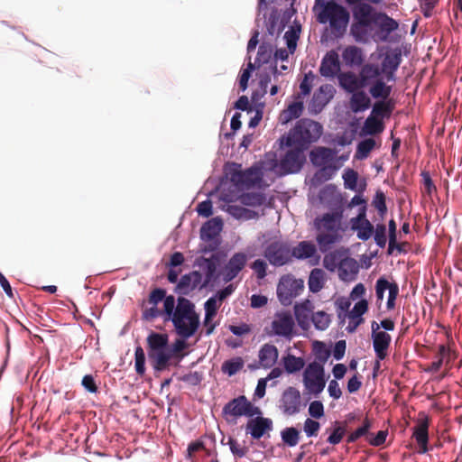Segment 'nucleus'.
Wrapping results in <instances>:
<instances>
[{
    "label": "nucleus",
    "mask_w": 462,
    "mask_h": 462,
    "mask_svg": "<svg viewBox=\"0 0 462 462\" xmlns=\"http://www.w3.org/2000/svg\"><path fill=\"white\" fill-rule=\"evenodd\" d=\"M337 197V187L333 184L325 186L319 192V199L322 203H330Z\"/></svg>",
    "instance_id": "e2e57ef3"
},
{
    "label": "nucleus",
    "mask_w": 462,
    "mask_h": 462,
    "mask_svg": "<svg viewBox=\"0 0 462 462\" xmlns=\"http://www.w3.org/2000/svg\"><path fill=\"white\" fill-rule=\"evenodd\" d=\"M383 120L372 114L365 121L364 129L368 134L374 135L381 134L383 131Z\"/></svg>",
    "instance_id": "c03bdc74"
},
{
    "label": "nucleus",
    "mask_w": 462,
    "mask_h": 462,
    "mask_svg": "<svg viewBox=\"0 0 462 462\" xmlns=\"http://www.w3.org/2000/svg\"><path fill=\"white\" fill-rule=\"evenodd\" d=\"M385 199H385L384 193L379 189L376 191V193L373 199V201H372V205L377 209L378 214L380 215V217L382 218L384 217V215L387 212Z\"/></svg>",
    "instance_id": "bf43d9fd"
},
{
    "label": "nucleus",
    "mask_w": 462,
    "mask_h": 462,
    "mask_svg": "<svg viewBox=\"0 0 462 462\" xmlns=\"http://www.w3.org/2000/svg\"><path fill=\"white\" fill-rule=\"evenodd\" d=\"M402 62V51L396 48L386 53L381 64V74L383 73L386 80L394 82L396 80L395 72Z\"/></svg>",
    "instance_id": "a211bd4d"
},
{
    "label": "nucleus",
    "mask_w": 462,
    "mask_h": 462,
    "mask_svg": "<svg viewBox=\"0 0 462 462\" xmlns=\"http://www.w3.org/2000/svg\"><path fill=\"white\" fill-rule=\"evenodd\" d=\"M202 274L198 271L184 274L175 288V292L180 295H188L197 288H203Z\"/></svg>",
    "instance_id": "6ab92c4d"
},
{
    "label": "nucleus",
    "mask_w": 462,
    "mask_h": 462,
    "mask_svg": "<svg viewBox=\"0 0 462 462\" xmlns=\"http://www.w3.org/2000/svg\"><path fill=\"white\" fill-rule=\"evenodd\" d=\"M279 356L278 348L273 344H263L259 352V366L264 369L272 368L277 362Z\"/></svg>",
    "instance_id": "bb28decb"
},
{
    "label": "nucleus",
    "mask_w": 462,
    "mask_h": 462,
    "mask_svg": "<svg viewBox=\"0 0 462 462\" xmlns=\"http://www.w3.org/2000/svg\"><path fill=\"white\" fill-rule=\"evenodd\" d=\"M303 289L304 283L301 279H295L290 274L283 275L277 285V296L282 305L289 306Z\"/></svg>",
    "instance_id": "9d476101"
},
{
    "label": "nucleus",
    "mask_w": 462,
    "mask_h": 462,
    "mask_svg": "<svg viewBox=\"0 0 462 462\" xmlns=\"http://www.w3.org/2000/svg\"><path fill=\"white\" fill-rule=\"evenodd\" d=\"M223 223L220 218L215 217L206 222L200 229V237L204 241H212L219 236Z\"/></svg>",
    "instance_id": "473e14b6"
},
{
    "label": "nucleus",
    "mask_w": 462,
    "mask_h": 462,
    "mask_svg": "<svg viewBox=\"0 0 462 462\" xmlns=\"http://www.w3.org/2000/svg\"><path fill=\"white\" fill-rule=\"evenodd\" d=\"M142 319L145 321H152L159 317H162V312L158 309L157 305H151V307L143 306Z\"/></svg>",
    "instance_id": "69168bd1"
},
{
    "label": "nucleus",
    "mask_w": 462,
    "mask_h": 462,
    "mask_svg": "<svg viewBox=\"0 0 462 462\" xmlns=\"http://www.w3.org/2000/svg\"><path fill=\"white\" fill-rule=\"evenodd\" d=\"M395 107L393 98L381 99L374 102L371 114L379 119L389 118Z\"/></svg>",
    "instance_id": "e433bc0d"
},
{
    "label": "nucleus",
    "mask_w": 462,
    "mask_h": 462,
    "mask_svg": "<svg viewBox=\"0 0 462 462\" xmlns=\"http://www.w3.org/2000/svg\"><path fill=\"white\" fill-rule=\"evenodd\" d=\"M244 360L242 357L237 356L229 360L225 361L222 364V372L228 374L229 376L235 375L244 367Z\"/></svg>",
    "instance_id": "de8ad7c7"
},
{
    "label": "nucleus",
    "mask_w": 462,
    "mask_h": 462,
    "mask_svg": "<svg viewBox=\"0 0 462 462\" xmlns=\"http://www.w3.org/2000/svg\"><path fill=\"white\" fill-rule=\"evenodd\" d=\"M226 211L236 218H241L244 217L246 218H252L257 216L256 212L236 205H228Z\"/></svg>",
    "instance_id": "4d7b16f0"
},
{
    "label": "nucleus",
    "mask_w": 462,
    "mask_h": 462,
    "mask_svg": "<svg viewBox=\"0 0 462 462\" xmlns=\"http://www.w3.org/2000/svg\"><path fill=\"white\" fill-rule=\"evenodd\" d=\"M371 106V98L362 88L352 93L349 108L353 113L364 112Z\"/></svg>",
    "instance_id": "7c9ffc66"
},
{
    "label": "nucleus",
    "mask_w": 462,
    "mask_h": 462,
    "mask_svg": "<svg viewBox=\"0 0 462 462\" xmlns=\"http://www.w3.org/2000/svg\"><path fill=\"white\" fill-rule=\"evenodd\" d=\"M335 88L330 84L321 85L313 94L309 104V110L311 114H319L334 97Z\"/></svg>",
    "instance_id": "4468645a"
},
{
    "label": "nucleus",
    "mask_w": 462,
    "mask_h": 462,
    "mask_svg": "<svg viewBox=\"0 0 462 462\" xmlns=\"http://www.w3.org/2000/svg\"><path fill=\"white\" fill-rule=\"evenodd\" d=\"M226 174L230 181L238 189H251L263 180V171L261 167L253 165L246 170H243L241 164L231 163L226 168Z\"/></svg>",
    "instance_id": "0eeeda50"
},
{
    "label": "nucleus",
    "mask_w": 462,
    "mask_h": 462,
    "mask_svg": "<svg viewBox=\"0 0 462 462\" xmlns=\"http://www.w3.org/2000/svg\"><path fill=\"white\" fill-rule=\"evenodd\" d=\"M323 132L322 125L311 119H300L290 131L287 144L305 151L311 143H316Z\"/></svg>",
    "instance_id": "39448f33"
},
{
    "label": "nucleus",
    "mask_w": 462,
    "mask_h": 462,
    "mask_svg": "<svg viewBox=\"0 0 462 462\" xmlns=\"http://www.w3.org/2000/svg\"><path fill=\"white\" fill-rule=\"evenodd\" d=\"M175 303L176 300L174 296L165 295V298L163 299V310H162L164 321H169L170 319L174 315L176 309Z\"/></svg>",
    "instance_id": "6e6d98bb"
},
{
    "label": "nucleus",
    "mask_w": 462,
    "mask_h": 462,
    "mask_svg": "<svg viewBox=\"0 0 462 462\" xmlns=\"http://www.w3.org/2000/svg\"><path fill=\"white\" fill-rule=\"evenodd\" d=\"M303 407H305V403H302L300 393L297 388L289 386L282 392L279 401V409L284 415H296Z\"/></svg>",
    "instance_id": "f8f14e48"
},
{
    "label": "nucleus",
    "mask_w": 462,
    "mask_h": 462,
    "mask_svg": "<svg viewBox=\"0 0 462 462\" xmlns=\"http://www.w3.org/2000/svg\"><path fill=\"white\" fill-rule=\"evenodd\" d=\"M374 238L375 244L383 248L386 245L387 243V236H386V226L383 224H377L375 228L374 227Z\"/></svg>",
    "instance_id": "680f3d73"
},
{
    "label": "nucleus",
    "mask_w": 462,
    "mask_h": 462,
    "mask_svg": "<svg viewBox=\"0 0 462 462\" xmlns=\"http://www.w3.org/2000/svg\"><path fill=\"white\" fill-rule=\"evenodd\" d=\"M310 322L313 323L316 329L326 330L331 323L330 315L323 310L313 312Z\"/></svg>",
    "instance_id": "49530a36"
},
{
    "label": "nucleus",
    "mask_w": 462,
    "mask_h": 462,
    "mask_svg": "<svg viewBox=\"0 0 462 462\" xmlns=\"http://www.w3.org/2000/svg\"><path fill=\"white\" fill-rule=\"evenodd\" d=\"M165 295L166 291L164 289L155 288L150 292L147 300L143 303V306H144L145 304L158 306V304L163 300Z\"/></svg>",
    "instance_id": "0e129e2a"
},
{
    "label": "nucleus",
    "mask_w": 462,
    "mask_h": 462,
    "mask_svg": "<svg viewBox=\"0 0 462 462\" xmlns=\"http://www.w3.org/2000/svg\"><path fill=\"white\" fill-rule=\"evenodd\" d=\"M246 264V255L243 253L235 254L223 269V280L226 282L234 280Z\"/></svg>",
    "instance_id": "412c9836"
},
{
    "label": "nucleus",
    "mask_w": 462,
    "mask_h": 462,
    "mask_svg": "<svg viewBox=\"0 0 462 462\" xmlns=\"http://www.w3.org/2000/svg\"><path fill=\"white\" fill-rule=\"evenodd\" d=\"M380 77L381 75H377L369 84H367L368 92L374 99H388L393 92V87L387 85Z\"/></svg>",
    "instance_id": "393cba45"
},
{
    "label": "nucleus",
    "mask_w": 462,
    "mask_h": 462,
    "mask_svg": "<svg viewBox=\"0 0 462 462\" xmlns=\"http://www.w3.org/2000/svg\"><path fill=\"white\" fill-rule=\"evenodd\" d=\"M303 108V102H293L288 106L287 109L282 112V116L284 117L286 122L296 119L301 116Z\"/></svg>",
    "instance_id": "864d4df0"
},
{
    "label": "nucleus",
    "mask_w": 462,
    "mask_h": 462,
    "mask_svg": "<svg viewBox=\"0 0 462 462\" xmlns=\"http://www.w3.org/2000/svg\"><path fill=\"white\" fill-rule=\"evenodd\" d=\"M303 383L310 393L319 394L326 386L323 365L316 361L310 363L303 373Z\"/></svg>",
    "instance_id": "1a4fd4ad"
},
{
    "label": "nucleus",
    "mask_w": 462,
    "mask_h": 462,
    "mask_svg": "<svg viewBox=\"0 0 462 462\" xmlns=\"http://www.w3.org/2000/svg\"><path fill=\"white\" fill-rule=\"evenodd\" d=\"M388 290L387 309L393 310L395 307V300L399 294V286L396 282H390L386 278L380 277L375 283V295L377 301L382 302L384 291Z\"/></svg>",
    "instance_id": "f3484780"
},
{
    "label": "nucleus",
    "mask_w": 462,
    "mask_h": 462,
    "mask_svg": "<svg viewBox=\"0 0 462 462\" xmlns=\"http://www.w3.org/2000/svg\"><path fill=\"white\" fill-rule=\"evenodd\" d=\"M342 217L341 212H329L315 218L316 241L322 253L328 251L334 244L341 240Z\"/></svg>",
    "instance_id": "7ed1b4c3"
},
{
    "label": "nucleus",
    "mask_w": 462,
    "mask_h": 462,
    "mask_svg": "<svg viewBox=\"0 0 462 462\" xmlns=\"http://www.w3.org/2000/svg\"><path fill=\"white\" fill-rule=\"evenodd\" d=\"M217 261L218 259L215 255H212L210 258H201V263L199 265L205 271V280L202 283V286H207L215 277Z\"/></svg>",
    "instance_id": "58836bf2"
},
{
    "label": "nucleus",
    "mask_w": 462,
    "mask_h": 462,
    "mask_svg": "<svg viewBox=\"0 0 462 462\" xmlns=\"http://www.w3.org/2000/svg\"><path fill=\"white\" fill-rule=\"evenodd\" d=\"M263 255L273 266H282L291 261V247L287 243L282 241L270 243L266 246Z\"/></svg>",
    "instance_id": "ddd939ff"
},
{
    "label": "nucleus",
    "mask_w": 462,
    "mask_h": 462,
    "mask_svg": "<svg viewBox=\"0 0 462 462\" xmlns=\"http://www.w3.org/2000/svg\"><path fill=\"white\" fill-rule=\"evenodd\" d=\"M377 75H381L380 67L374 63H366L361 67L356 76L353 72H342L337 75L339 86L347 93L367 87Z\"/></svg>",
    "instance_id": "423d86ee"
},
{
    "label": "nucleus",
    "mask_w": 462,
    "mask_h": 462,
    "mask_svg": "<svg viewBox=\"0 0 462 462\" xmlns=\"http://www.w3.org/2000/svg\"><path fill=\"white\" fill-rule=\"evenodd\" d=\"M223 413L237 418L241 416L253 417L261 415L262 411L259 407L252 404L245 395H240L229 401L223 408Z\"/></svg>",
    "instance_id": "9b49d317"
},
{
    "label": "nucleus",
    "mask_w": 462,
    "mask_h": 462,
    "mask_svg": "<svg viewBox=\"0 0 462 462\" xmlns=\"http://www.w3.org/2000/svg\"><path fill=\"white\" fill-rule=\"evenodd\" d=\"M342 59L348 67H359L364 61L362 50L357 46H347L342 52Z\"/></svg>",
    "instance_id": "72a5a7b5"
},
{
    "label": "nucleus",
    "mask_w": 462,
    "mask_h": 462,
    "mask_svg": "<svg viewBox=\"0 0 462 462\" xmlns=\"http://www.w3.org/2000/svg\"><path fill=\"white\" fill-rule=\"evenodd\" d=\"M273 430V421L269 418L257 415L256 418L250 420L246 424V430L253 439H261L267 431Z\"/></svg>",
    "instance_id": "b1692460"
},
{
    "label": "nucleus",
    "mask_w": 462,
    "mask_h": 462,
    "mask_svg": "<svg viewBox=\"0 0 462 462\" xmlns=\"http://www.w3.org/2000/svg\"><path fill=\"white\" fill-rule=\"evenodd\" d=\"M273 55V48L270 44H261L258 49L257 56L255 58V63L257 68H260L263 64H267L272 60Z\"/></svg>",
    "instance_id": "3c124183"
},
{
    "label": "nucleus",
    "mask_w": 462,
    "mask_h": 462,
    "mask_svg": "<svg viewBox=\"0 0 462 462\" xmlns=\"http://www.w3.org/2000/svg\"><path fill=\"white\" fill-rule=\"evenodd\" d=\"M375 26L378 28V36L381 41L386 42L389 35L396 31L399 23L393 18L390 17L387 14L380 12L376 14Z\"/></svg>",
    "instance_id": "5701e85b"
},
{
    "label": "nucleus",
    "mask_w": 462,
    "mask_h": 462,
    "mask_svg": "<svg viewBox=\"0 0 462 462\" xmlns=\"http://www.w3.org/2000/svg\"><path fill=\"white\" fill-rule=\"evenodd\" d=\"M313 311L310 306V302L306 300L300 304L294 306V314L299 326L307 330L310 327L311 315Z\"/></svg>",
    "instance_id": "2f4dec72"
},
{
    "label": "nucleus",
    "mask_w": 462,
    "mask_h": 462,
    "mask_svg": "<svg viewBox=\"0 0 462 462\" xmlns=\"http://www.w3.org/2000/svg\"><path fill=\"white\" fill-rule=\"evenodd\" d=\"M320 423L312 419H306L303 425V430L308 437H316L319 431Z\"/></svg>",
    "instance_id": "774afa93"
},
{
    "label": "nucleus",
    "mask_w": 462,
    "mask_h": 462,
    "mask_svg": "<svg viewBox=\"0 0 462 462\" xmlns=\"http://www.w3.org/2000/svg\"><path fill=\"white\" fill-rule=\"evenodd\" d=\"M373 346L378 360H383L387 356V351L391 344L392 337L386 332L372 335Z\"/></svg>",
    "instance_id": "c756f323"
},
{
    "label": "nucleus",
    "mask_w": 462,
    "mask_h": 462,
    "mask_svg": "<svg viewBox=\"0 0 462 462\" xmlns=\"http://www.w3.org/2000/svg\"><path fill=\"white\" fill-rule=\"evenodd\" d=\"M282 363L285 371L288 374H294L300 372L305 366V361L302 357L295 356L288 354L282 358Z\"/></svg>",
    "instance_id": "79ce46f5"
},
{
    "label": "nucleus",
    "mask_w": 462,
    "mask_h": 462,
    "mask_svg": "<svg viewBox=\"0 0 462 462\" xmlns=\"http://www.w3.org/2000/svg\"><path fill=\"white\" fill-rule=\"evenodd\" d=\"M346 425L341 422L335 421L332 431L328 436L327 441L332 445L339 444L342 441L344 436L346 435Z\"/></svg>",
    "instance_id": "603ef678"
},
{
    "label": "nucleus",
    "mask_w": 462,
    "mask_h": 462,
    "mask_svg": "<svg viewBox=\"0 0 462 462\" xmlns=\"http://www.w3.org/2000/svg\"><path fill=\"white\" fill-rule=\"evenodd\" d=\"M303 152L299 148L293 147V149L286 152L279 162L273 160L269 170L273 171L279 176L298 172L303 164Z\"/></svg>",
    "instance_id": "6e6552de"
},
{
    "label": "nucleus",
    "mask_w": 462,
    "mask_h": 462,
    "mask_svg": "<svg viewBox=\"0 0 462 462\" xmlns=\"http://www.w3.org/2000/svg\"><path fill=\"white\" fill-rule=\"evenodd\" d=\"M324 271L319 268H315L310 272L308 285L311 292L317 293L324 287Z\"/></svg>",
    "instance_id": "a19ab883"
},
{
    "label": "nucleus",
    "mask_w": 462,
    "mask_h": 462,
    "mask_svg": "<svg viewBox=\"0 0 462 462\" xmlns=\"http://www.w3.org/2000/svg\"><path fill=\"white\" fill-rule=\"evenodd\" d=\"M187 338H178L168 348L169 336L166 333L152 331L146 337L148 358L155 372H162L167 369L171 360L176 357L180 361L185 354L182 352L188 347Z\"/></svg>",
    "instance_id": "f257e3e1"
},
{
    "label": "nucleus",
    "mask_w": 462,
    "mask_h": 462,
    "mask_svg": "<svg viewBox=\"0 0 462 462\" xmlns=\"http://www.w3.org/2000/svg\"><path fill=\"white\" fill-rule=\"evenodd\" d=\"M281 437L284 444L295 447L300 440V431L294 427H287L282 430Z\"/></svg>",
    "instance_id": "8fccbe9b"
},
{
    "label": "nucleus",
    "mask_w": 462,
    "mask_h": 462,
    "mask_svg": "<svg viewBox=\"0 0 462 462\" xmlns=\"http://www.w3.org/2000/svg\"><path fill=\"white\" fill-rule=\"evenodd\" d=\"M356 261L352 258L340 259V254L334 252L324 257V265L327 269L333 270L338 265L339 271L346 273V268L356 267Z\"/></svg>",
    "instance_id": "c85d7f7f"
},
{
    "label": "nucleus",
    "mask_w": 462,
    "mask_h": 462,
    "mask_svg": "<svg viewBox=\"0 0 462 462\" xmlns=\"http://www.w3.org/2000/svg\"><path fill=\"white\" fill-rule=\"evenodd\" d=\"M178 336L183 338L191 337L199 327V317L195 305L184 297H179L174 315L170 319Z\"/></svg>",
    "instance_id": "20e7f679"
},
{
    "label": "nucleus",
    "mask_w": 462,
    "mask_h": 462,
    "mask_svg": "<svg viewBox=\"0 0 462 462\" xmlns=\"http://www.w3.org/2000/svg\"><path fill=\"white\" fill-rule=\"evenodd\" d=\"M314 10L317 12V21L319 23H329L336 36H342L347 28L350 14L346 7L335 0H315Z\"/></svg>",
    "instance_id": "f03ea898"
},
{
    "label": "nucleus",
    "mask_w": 462,
    "mask_h": 462,
    "mask_svg": "<svg viewBox=\"0 0 462 462\" xmlns=\"http://www.w3.org/2000/svg\"><path fill=\"white\" fill-rule=\"evenodd\" d=\"M368 310V302L366 300H361L356 302L349 312L348 317L351 319V322L348 326L349 331H354L357 326L361 324L363 319L361 318Z\"/></svg>",
    "instance_id": "4c0bfd02"
},
{
    "label": "nucleus",
    "mask_w": 462,
    "mask_h": 462,
    "mask_svg": "<svg viewBox=\"0 0 462 462\" xmlns=\"http://www.w3.org/2000/svg\"><path fill=\"white\" fill-rule=\"evenodd\" d=\"M337 152L328 147H317L310 153V158L314 166H327L334 164Z\"/></svg>",
    "instance_id": "a878e982"
},
{
    "label": "nucleus",
    "mask_w": 462,
    "mask_h": 462,
    "mask_svg": "<svg viewBox=\"0 0 462 462\" xmlns=\"http://www.w3.org/2000/svg\"><path fill=\"white\" fill-rule=\"evenodd\" d=\"M376 16L373 19L352 23L350 34L358 42H365L372 35L373 26H375Z\"/></svg>",
    "instance_id": "4be33fe9"
},
{
    "label": "nucleus",
    "mask_w": 462,
    "mask_h": 462,
    "mask_svg": "<svg viewBox=\"0 0 462 462\" xmlns=\"http://www.w3.org/2000/svg\"><path fill=\"white\" fill-rule=\"evenodd\" d=\"M290 51L289 49L281 48L276 50V51L273 53V62L271 65V72L272 74L276 77L279 74V70L277 68V60H287L289 58Z\"/></svg>",
    "instance_id": "052dcab7"
},
{
    "label": "nucleus",
    "mask_w": 462,
    "mask_h": 462,
    "mask_svg": "<svg viewBox=\"0 0 462 462\" xmlns=\"http://www.w3.org/2000/svg\"><path fill=\"white\" fill-rule=\"evenodd\" d=\"M242 205L248 207H260L266 201V196L263 192H246L239 196Z\"/></svg>",
    "instance_id": "ea45409f"
},
{
    "label": "nucleus",
    "mask_w": 462,
    "mask_h": 462,
    "mask_svg": "<svg viewBox=\"0 0 462 462\" xmlns=\"http://www.w3.org/2000/svg\"><path fill=\"white\" fill-rule=\"evenodd\" d=\"M316 253V245L310 241H301L291 249V258H296L298 260L311 258Z\"/></svg>",
    "instance_id": "c9c22d12"
},
{
    "label": "nucleus",
    "mask_w": 462,
    "mask_h": 462,
    "mask_svg": "<svg viewBox=\"0 0 462 462\" xmlns=\"http://www.w3.org/2000/svg\"><path fill=\"white\" fill-rule=\"evenodd\" d=\"M358 174L352 169H347L343 174L344 184L346 189H356Z\"/></svg>",
    "instance_id": "338daca9"
},
{
    "label": "nucleus",
    "mask_w": 462,
    "mask_h": 462,
    "mask_svg": "<svg viewBox=\"0 0 462 462\" xmlns=\"http://www.w3.org/2000/svg\"><path fill=\"white\" fill-rule=\"evenodd\" d=\"M429 418L424 416L420 418L418 424L414 428L413 437L415 438L418 445L420 446V453H426L428 451L429 441Z\"/></svg>",
    "instance_id": "cd10ccee"
},
{
    "label": "nucleus",
    "mask_w": 462,
    "mask_h": 462,
    "mask_svg": "<svg viewBox=\"0 0 462 462\" xmlns=\"http://www.w3.org/2000/svg\"><path fill=\"white\" fill-rule=\"evenodd\" d=\"M340 71L339 56L335 51H329L322 58L319 73L325 78H334Z\"/></svg>",
    "instance_id": "aec40b11"
},
{
    "label": "nucleus",
    "mask_w": 462,
    "mask_h": 462,
    "mask_svg": "<svg viewBox=\"0 0 462 462\" xmlns=\"http://www.w3.org/2000/svg\"><path fill=\"white\" fill-rule=\"evenodd\" d=\"M319 170H318L313 176V182L316 184H321L334 176L338 167L335 164H328L327 166H319Z\"/></svg>",
    "instance_id": "37998d69"
},
{
    "label": "nucleus",
    "mask_w": 462,
    "mask_h": 462,
    "mask_svg": "<svg viewBox=\"0 0 462 462\" xmlns=\"http://www.w3.org/2000/svg\"><path fill=\"white\" fill-rule=\"evenodd\" d=\"M220 306H221V302L215 296L210 297L205 302L204 326H208V323L209 321L213 320V319L216 317L217 311Z\"/></svg>",
    "instance_id": "a18cd8bd"
},
{
    "label": "nucleus",
    "mask_w": 462,
    "mask_h": 462,
    "mask_svg": "<svg viewBox=\"0 0 462 462\" xmlns=\"http://www.w3.org/2000/svg\"><path fill=\"white\" fill-rule=\"evenodd\" d=\"M379 13L380 12L376 11L371 5L367 3L356 5L352 7V23L373 19L375 17V14Z\"/></svg>",
    "instance_id": "f704fd0d"
},
{
    "label": "nucleus",
    "mask_w": 462,
    "mask_h": 462,
    "mask_svg": "<svg viewBox=\"0 0 462 462\" xmlns=\"http://www.w3.org/2000/svg\"><path fill=\"white\" fill-rule=\"evenodd\" d=\"M351 228L356 231L357 237L362 241H367L374 234V226L366 218V207L359 209L358 215L351 218Z\"/></svg>",
    "instance_id": "dca6fc26"
},
{
    "label": "nucleus",
    "mask_w": 462,
    "mask_h": 462,
    "mask_svg": "<svg viewBox=\"0 0 462 462\" xmlns=\"http://www.w3.org/2000/svg\"><path fill=\"white\" fill-rule=\"evenodd\" d=\"M134 368L140 376L145 374V354L142 346H138L134 351Z\"/></svg>",
    "instance_id": "5fc2aeb1"
},
{
    "label": "nucleus",
    "mask_w": 462,
    "mask_h": 462,
    "mask_svg": "<svg viewBox=\"0 0 462 462\" xmlns=\"http://www.w3.org/2000/svg\"><path fill=\"white\" fill-rule=\"evenodd\" d=\"M271 327L273 335L290 338L292 336L294 320L288 311L276 313Z\"/></svg>",
    "instance_id": "2eb2a0df"
},
{
    "label": "nucleus",
    "mask_w": 462,
    "mask_h": 462,
    "mask_svg": "<svg viewBox=\"0 0 462 462\" xmlns=\"http://www.w3.org/2000/svg\"><path fill=\"white\" fill-rule=\"evenodd\" d=\"M313 352L316 358L320 362L319 364L321 365L326 363L331 355L330 350L328 349L326 345L320 341H316L313 343Z\"/></svg>",
    "instance_id": "13d9d810"
},
{
    "label": "nucleus",
    "mask_w": 462,
    "mask_h": 462,
    "mask_svg": "<svg viewBox=\"0 0 462 462\" xmlns=\"http://www.w3.org/2000/svg\"><path fill=\"white\" fill-rule=\"evenodd\" d=\"M375 146V141L372 138H368L361 141L356 147L355 158L357 160H363L368 157L372 150Z\"/></svg>",
    "instance_id": "09e8293b"
}]
</instances>
